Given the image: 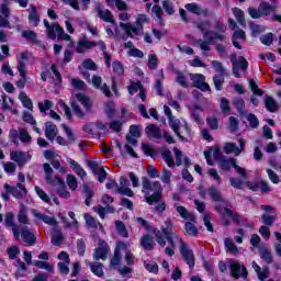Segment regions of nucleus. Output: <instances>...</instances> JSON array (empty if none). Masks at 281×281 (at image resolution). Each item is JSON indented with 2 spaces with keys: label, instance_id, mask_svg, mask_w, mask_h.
Instances as JSON below:
<instances>
[{
  "label": "nucleus",
  "instance_id": "nucleus-14",
  "mask_svg": "<svg viewBox=\"0 0 281 281\" xmlns=\"http://www.w3.org/2000/svg\"><path fill=\"white\" fill-rule=\"evenodd\" d=\"M121 251H126V244L124 241H120L116 245V248L114 250V256L112 257L110 261V267L113 269H116V267H120V263L122 262V252Z\"/></svg>",
  "mask_w": 281,
  "mask_h": 281
},
{
  "label": "nucleus",
  "instance_id": "nucleus-17",
  "mask_svg": "<svg viewBox=\"0 0 281 281\" xmlns=\"http://www.w3.org/2000/svg\"><path fill=\"white\" fill-rule=\"evenodd\" d=\"M109 256V244L106 241L101 240L99 243V247L94 249L93 259L94 260H106Z\"/></svg>",
  "mask_w": 281,
  "mask_h": 281
},
{
  "label": "nucleus",
  "instance_id": "nucleus-30",
  "mask_svg": "<svg viewBox=\"0 0 281 281\" xmlns=\"http://www.w3.org/2000/svg\"><path fill=\"white\" fill-rule=\"evenodd\" d=\"M140 246L145 251H153V249H155V239H153L150 235H144L140 238Z\"/></svg>",
  "mask_w": 281,
  "mask_h": 281
},
{
  "label": "nucleus",
  "instance_id": "nucleus-10",
  "mask_svg": "<svg viewBox=\"0 0 281 281\" xmlns=\"http://www.w3.org/2000/svg\"><path fill=\"white\" fill-rule=\"evenodd\" d=\"M124 260L127 265L117 268L120 276H128L130 273H133V266L135 265V256L133 252L126 251Z\"/></svg>",
  "mask_w": 281,
  "mask_h": 281
},
{
  "label": "nucleus",
  "instance_id": "nucleus-11",
  "mask_svg": "<svg viewBox=\"0 0 281 281\" xmlns=\"http://www.w3.org/2000/svg\"><path fill=\"white\" fill-rule=\"evenodd\" d=\"M4 189L15 199H23V196H27V189L22 183H18L15 187H11L5 183Z\"/></svg>",
  "mask_w": 281,
  "mask_h": 281
},
{
  "label": "nucleus",
  "instance_id": "nucleus-44",
  "mask_svg": "<svg viewBox=\"0 0 281 281\" xmlns=\"http://www.w3.org/2000/svg\"><path fill=\"white\" fill-rule=\"evenodd\" d=\"M266 109L270 111V113H276L278 111V101L271 97H267L265 100Z\"/></svg>",
  "mask_w": 281,
  "mask_h": 281
},
{
  "label": "nucleus",
  "instance_id": "nucleus-9",
  "mask_svg": "<svg viewBox=\"0 0 281 281\" xmlns=\"http://www.w3.org/2000/svg\"><path fill=\"white\" fill-rule=\"evenodd\" d=\"M180 254L183 260L189 265V269H194V252L190 250L188 244L183 243V239H179Z\"/></svg>",
  "mask_w": 281,
  "mask_h": 281
},
{
  "label": "nucleus",
  "instance_id": "nucleus-59",
  "mask_svg": "<svg viewBox=\"0 0 281 281\" xmlns=\"http://www.w3.org/2000/svg\"><path fill=\"white\" fill-rule=\"evenodd\" d=\"M33 265L38 269H45V271H50V272L54 271V266L45 261L36 260V261H33Z\"/></svg>",
  "mask_w": 281,
  "mask_h": 281
},
{
  "label": "nucleus",
  "instance_id": "nucleus-8",
  "mask_svg": "<svg viewBox=\"0 0 281 281\" xmlns=\"http://www.w3.org/2000/svg\"><path fill=\"white\" fill-rule=\"evenodd\" d=\"M94 10L97 12V16L100 18L101 21H104L105 23H111L112 25H117V22H115V19L113 18V13L109 9H104V7H102V3L97 2L94 5Z\"/></svg>",
  "mask_w": 281,
  "mask_h": 281
},
{
  "label": "nucleus",
  "instance_id": "nucleus-5",
  "mask_svg": "<svg viewBox=\"0 0 281 281\" xmlns=\"http://www.w3.org/2000/svg\"><path fill=\"white\" fill-rule=\"evenodd\" d=\"M231 63L235 78H240V71H247L249 69V61L243 56L237 57L236 53L231 55Z\"/></svg>",
  "mask_w": 281,
  "mask_h": 281
},
{
  "label": "nucleus",
  "instance_id": "nucleus-38",
  "mask_svg": "<svg viewBox=\"0 0 281 281\" xmlns=\"http://www.w3.org/2000/svg\"><path fill=\"white\" fill-rule=\"evenodd\" d=\"M63 233L56 228L53 229L52 232V245H55V247H60L63 245L64 240Z\"/></svg>",
  "mask_w": 281,
  "mask_h": 281
},
{
  "label": "nucleus",
  "instance_id": "nucleus-48",
  "mask_svg": "<svg viewBox=\"0 0 281 281\" xmlns=\"http://www.w3.org/2000/svg\"><path fill=\"white\" fill-rule=\"evenodd\" d=\"M184 229L187 236H198L199 234V228H196V226H194V224H192L191 222H187L184 224Z\"/></svg>",
  "mask_w": 281,
  "mask_h": 281
},
{
  "label": "nucleus",
  "instance_id": "nucleus-12",
  "mask_svg": "<svg viewBox=\"0 0 281 281\" xmlns=\"http://www.w3.org/2000/svg\"><path fill=\"white\" fill-rule=\"evenodd\" d=\"M20 236L22 240L29 246L32 247L36 245V236L32 231H30V227L27 226H20L19 227Z\"/></svg>",
  "mask_w": 281,
  "mask_h": 281
},
{
  "label": "nucleus",
  "instance_id": "nucleus-24",
  "mask_svg": "<svg viewBox=\"0 0 281 281\" xmlns=\"http://www.w3.org/2000/svg\"><path fill=\"white\" fill-rule=\"evenodd\" d=\"M45 126L46 139H48L49 142H54V139H56V135H58V127L56 126V124L49 121L45 123Z\"/></svg>",
  "mask_w": 281,
  "mask_h": 281
},
{
  "label": "nucleus",
  "instance_id": "nucleus-2",
  "mask_svg": "<svg viewBox=\"0 0 281 281\" xmlns=\"http://www.w3.org/2000/svg\"><path fill=\"white\" fill-rule=\"evenodd\" d=\"M173 224L172 220H166L164 225L161 226V231L154 228L153 234L156 236V243L160 245V247H166V240L169 243L170 248L165 249L166 256H175V239L179 243V236L175 234L172 231ZM165 236V238H164Z\"/></svg>",
  "mask_w": 281,
  "mask_h": 281
},
{
  "label": "nucleus",
  "instance_id": "nucleus-23",
  "mask_svg": "<svg viewBox=\"0 0 281 281\" xmlns=\"http://www.w3.org/2000/svg\"><path fill=\"white\" fill-rule=\"evenodd\" d=\"M92 85L93 87H95V89H100V91H102V93H104L106 98H110L111 90L109 89V86H106V83L102 85V77L94 75L92 77Z\"/></svg>",
  "mask_w": 281,
  "mask_h": 281
},
{
  "label": "nucleus",
  "instance_id": "nucleus-55",
  "mask_svg": "<svg viewBox=\"0 0 281 281\" xmlns=\"http://www.w3.org/2000/svg\"><path fill=\"white\" fill-rule=\"evenodd\" d=\"M115 227L117 233L123 236V238H128V232L126 231V225H124V222L122 221H116L115 222Z\"/></svg>",
  "mask_w": 281,
  "mask_h": 281
},
{
  "label": "nucleus",
  "instance_id": "nucleus-31",
  "mask_svg": "<svg viewBox=\"0 0 281 281\" xmlns=\"http://www.w3.org/2000/svg\"><path fill=\"white\" fill-rule=\"evenodd\" d=\"M259 256L263 262L267 265H271L273 262V256L271 255V251L266 246L259 247Z\"/></svg>",
  "mask_w": 281,
  "mask_h": 281
},
{
  "label": "nucleus",
  "instance_id": "nucleus-53",
  "mask_svg": "<svg viewBox=\"0 0 281 281\" xmlns=\"http://www.w3.org/2000/svg\"><path fill=\"white\" fill-rule=\"evenodd\" d=\"M213 82L216 91H221L223 89V83L225 82V75H215L213 77Z\"/></svg>",
  "mask_w": 281,
  "mask_h": 281
},
{
  "label": "nucleus",
  "instance_id": "nucleus-28",
  "mask_svg": "<svg viewBox=\"0 0 281 281\" xmlns=\"http://www.w3.org/2000/svg\"><path fill=\"white\" fill-rule=\"evenodd\" d=\"M55 179L59 186L57 188L58 196H60L61 199H69L71 196V193L67 190V186H65V180H63L58 176H56Z\"/></svg>",
  "mask_w": 281,
  "mask_h": 281
},
{
  "label": "nucleus",
  "instance_id": "nucleus-57",
  "mask_svg": "<svg viewBox=\"0 0 281 281\" xmlns=\"http://www.w3.org/2000/svg\"><path fill=\"white\" fill-rule=\"evenodd\" d=\"M71 86L74 87V89H77L78 91H85V89H87V85L85 83V81H82L79 78H72Z\"/></svg>",
  "mask_w": 281,
  "mask_h": 281
},
{
  "label": "nucleus",
  "instance_id": "nucleus-58",
  "mask_svg": "<svg viewBox=\"0 0 281 281\" xmlns=\"http://www.w3.org/2000/svg\"><path fill=\"white\" fill-rule=\"evenodd\" d=\"M224 245L227 249V251H229V254H238V247H236V244H234V241L229 238H226L224 240Z\"/></svg>",
  "mask_w": 281,
  "mask_h": 281
},
{
  "label": "nucleus",
  "instance_id": "nucleus-27",
  "mask_svg": "<svg viewBox=\"0 0 281 281\" xmlns=\"http://www.w3.org/2000/svg\"><path fill=\"white\" fill-rule=\"evenodd\" d=\"M145 133L149 139H161V128L155 124H150L145 128Z\"/></svg>",
  "mask_w": 281,
  "mask_h": 281
},
{
  "label": "nucleus",
  "instance_id": "nucleus-13",
  "mask_svg": "<svg viewBox=\"0 0 281 281\" xmlns=\"http://www.w3.org/2000/svg\"><path fill=\"white\" fill-rule=\"evenodd\" d=\"M190 80L192 81V86L195 89H200V91H210V85L205 82V77L201 74H190Z\"/></svg>",
  "mask_w": 281,
  "mask_h": 281
},
{
  "label": "nucleus",
  "instance_id": "nucleus-42",
  "mask_svg": "<svg viewBox=\"0 0 281 281\" xmlns=\"http://www.w3.org/2000/svg\"><path fill=\"white\" fill-rule=\"evenodd\" d=\"M43 168L45 172L46 182L49 183L50 186H54V178H52V176L54 175V169L47 162L43 165Z\"/></svg>",
  "mask_w": 281,
  "mask_h": 281
},
{
  "label": "nucleus",
  "instance_id": "nucleus-46",
  "mask_svg": "<svg viewBox=\"0 0 281 281\" xmlns=\"http://www.w3.org/2000/svg\"><path fill=\"white\" fill-rule=\"evenodd\" d=\"M83 194H86V205H91V199H93V190L87 183L82 184Z\"/></svg>",
  "mask_w": 281,
  "mask_h": 281
},
{
  "label": "nucleus",
  "instance_id": "nucleus-15",
  "mask_svg": "<svg viewBox=\"0 0 281 281\" xmlns=\"http://www.w3.org/2000/svg\"><path fill=\"white\" fill-rule=\"evenodd\" d=\"M231 276H233L235 280H238L239 278H247V268L238 261H233L231 263Z\"/></svg>",
  "mask_w": 281,
  "mask_h": 281
},
{
  "label": "nucleus",
  "instance_id": "nucleus-47",
  "mask_svg": "<svg viewBox=\"0 0 281 281\" xmlns=\"http://www.w3.org/2000/svg\"><path fill=\"white\" fill-rule=\"evenodd\" d=\"M18 221L22 225H30V218H27V209L22 207L18 213Z\"/></svg>",
  "mask_w": 281,
  "mask_h": 281
},
{
  "label": "nucleus",
  "instance_id": "nucleus-6",
  "mask_svg": "<svg viewBox=\"0 0 281 281\" xmlns=\"http://www.w3.org/2000/svg\"><path fill=\"white\" fill-rule=\"evenodd\" d=\"M215 211L220 213V215L222 216L223 225H225L226 227L232 224V222H229L226 216H229L233 223H240V215L226 206L216 205Z\"/></svg>",
  "mask_w": 281,
  "mask_h": 281
},
{
  "label": "nucleus",
  "instance_id": "nucleus-4",
  "mask_svg": "<svg viewBox=\"0 0 281 281\" xmlns=\"http://www.w3.org/2000/svg\"><path fill=\"white\" fill-rule=\"evenodd\" d=\"M221 170H224L225 172H229L232 170V167L237 172V175L240 176L241 179H247V169L238 166V160L236 158H222L217 162Z\"/></svg>",
  "mask_w": 281,
  "mask_h": 281
},
{
  "label": "nucleus",
  "instance_id": "nucleus-52",
  "mask_svg": "<svg viewBox=\"0 0 281 281\" xmlns=\"http://www.w3.org/2000/svg\"><path fill=\"white\" fill-rule=\"evenodd\" d=\"M13 104H14V100H12V98L5 94L2 95V109L4 111H12Z\"/></svg>",
  "mask_w": 281,
  "mask_h": 281
},
{
  "label": "nucleus",
  "instance_id": "nucleus-32",
  "mask_svg": "<svg viewBox=\"0 0 281 281\" xmlns=\"http://www.w3.org/2000/svg\"><path fill=\"white\" fill-rule=\"evenodd\" d=\"M277 8L276 4H271L267 1H262L259 4V10L261 11L262 16H269L271 12H276Z\"/></svg>",
  "mask_w": 281,
  "mask_h": 281
},
{
  "label": "nucleus",
  "instance_id": "nucleus-18",
  "mask_svg": "<svg viewBox=\"0 0 281 281\" xmlns=\"http://www.w3.org/2000/svg\"><path fill=\"white\" fill-rule=\"evenodd\" d=\"M4 223L7 227H12L13 236L15 240H19L21 238V233L19 232L21 226L14 224V214L12 212L5 214Z\"/></svg>",
  "mask_w": 281,
  "mask_h": 281
},
{
  "label": "nucleus",
  "instance_id": "nucleus-51",
  "mask_svg": "<svg viewBox=\"0 0 281 281\" xmlns=\"http://www.w3.org/2000/svg\"><path fill=\"white\" fill-rule=\"evenodd\" d=\"M158 65H159V59L157 58V55L155 54L148 55V63H147L148 69L153 71L157 69Z\"/></svg>",
  "mask_w": 281,
  "mask_h": 281
},
{
  "label": "nucleus",
  "instance_id": "nucleus-35",
  "mask_svg": "<svg viewBox=\"0 0 281 281\" xmlns=\"http://www.w3.org/2000/svg\"><path fill=\"white\" fill-rule=\"evenodd\" d=\"M92 273L98 278H104V265L101 262H88Z\"/></svg>",
  "mask_w": 281,
  "mask_h": 281
},
{
  "label": "nucleus",
  "instance_id": "nucleus-34",
  "mask_svg": "<svg viewBox=\"0 0 281 281\" xmlns=\"http://www.w3.org/2000/svg\"><path fill=\"white\" fill-rule=\"evenodd\" d=\"M46 34L52 41H56V38H58V34H63V27H60V24L58 23L52 24V26L46 31Z\"/></svg>",
  "mask_w": 281,
  "mask_h": 281
},
{
  "label": "nucleus",
  "instance_id": "nucleus-22",
  "mask_svg": "<svg viewBox=\"0 0 281 281\" xmlns=\"http://www.w3.org/2000/svg\"><path fill=\"white\" fill-rule=\"evenodd\" d=\"M232 41L236 49H243V46L238 41H241L243 43L247 41V35L245 34V31H243L241 29L235 30V32L232 35Z\"/></svg>",
  "mask_w": 281,
  "mask_h": 281
},
{
  "label": "nucleus",
  "instance_id": "nucleus-33",
  "mask_svg": "<svg viewBox=\"0 0 281 281\" xmlns=\"http://www.w3.org/2000/svg\"><path fill=\"white\" fill-rule=\"evenodd\" d=\"M169 126L173 131V133L179 137V139L183 140V136L181 135L180 128H181V121L177 117L169 119Z\"/></svg>",
  "mask_w": 281,
  "mask_h": 281
},
{
  "label": "nucleus",
  "instance_id": "nucleus-62",
  "mask_svg": "<svg viewBox=\"0 0 281 281\" xmlns=\"http://www.w3.org/2000/svg\"><path fill=\"white\" fill-rule=\"evenodd\" d=\"M162 8H164L165 12H167V14H169V15L175 14V5H172V1L164 0Z\"/></svg>",
  "mask_w": 281,
  "mask_h": 281
},
{
  "label": "nucleus",
  "instance_id": "nucleus-26",
  "mask_svg": "<svg viewBox=\"0 0 281 281\" xmlns=\"http://www.w3.org/2000/svg\"><path fill=\"white\" fill-rule=\"evenodd\" d=\"M93 47H98L95 42L81 40L77 44L76 52L77 54H85L87 49H93Z\"/></svg>",
  "mask_w": 281,
  "mask_h": 281
},
{
  "label": "nucleus",
  "instance_id": "nucleus-7",
  "mask_svg": "<svg viewBox=\"0 0 281 281\" xmlns=\"http://www.w3.org/2000/svg\"><path fill=\"white\" fill-rule=\"evenodd\" d=\"M10 159L14 161L19 168H23L27 161L32 160V154L22 150H12L10 151Z\"/></svg>",
  "mask_w": 281,
  "mask_h": 281
},
{
  "label": "nucleus",
  "instance_id": "nucleus-49",
  "mask_svg": "<svg viewBox=\"0 0 281 281\" xmlns=\"http://www.w3.org/2000/svg\"><path fill=\"white\" fill-rule=\"evenodd\" d=\"M246 120L247 122H249V126L251 128H258V126H260V121L258 120V116H256V114L254 113L246 114Z\"/></svg>",
  "mask_w": 281,
  "mask_h": 281
},
{
  "label": "nucleus",
  "instance_id": "nucleus-61",
  "mask_svg": "<svg viewBox=\"0 0 281 281\" xmlns=\"http://www.w3.org/2000/svg\"><path fill=\"white\" fill-rule=\"evenodd\" d=\"M172 178V172L166 168L162 169V176L160 177V181L170 186V179Z\"/></svg>",
  "mask_w": 281,
  "mask_h": 281
},
{
  "label": "nucleus",
  "instance_id": "nucleus-60",
  "mask_svg": "<svg viewBox=\"0 0 281 281\" xmlns=\"http://www.w3.org/2000/svg\"><path fill=\"white\" fill-rule=\"evenodd\" d=\"M22 120L26 122V124H31V126H36V119H34V115L27 111L23 112Z\"/></svg>",
  "mask_w": 281,
  "mask_h": 281
},
{
  "label": "nucleus",
  "instance_id": "nucleus-1",
  "mask_svg": "<svg viewBox=\"0 0 281 281\" xmlns=\"http://www.w3.org/2000/svg\"><path fill=\"white\" fill-rule=\"evenodd\" d=\"M210 25L211 23L207 20L202 22H194V27L203 33L204 40H193V45L195 47H200L202 52H210L212 49L211 45H214L216 41H221V43H223V41L226 38L224 34H221L216 31H207L210 30Z\"/></svg>",
  "mask_w": 281,
  "mask_h": 281
},
{
  "label": "nucleus",
  "instance_id": "nucleus-3",
  "mask_svg": "<svg viewBox=\"0 0 281 281\" xmlns=\"http://www.w3.org/2000/svg\"><path fill=\"white\" fill-rule=\"evenodd\" d=\"M142 186V192L145 194V201L148 205H155V203L161 201L164 188L160 181L151 182L150 179L143 177Z\"/></svg>",
  "mask_w": 281,
  "mask_h": 281
},
{
  "label": "nucleus",
  "instance_id": "nucleus-29",
  "mask_svg": "<svg viewBox=\"0 0 281 281\" xmlns=\"http://www.w3.org/2000/svg\"><path fill=\"white\" fill-rule=\"evenodd\" d=\"M120 27H122V30H130L131 33L135 34L136 36H138L139 34H144V25H139L136 22L135 25L131 23L120 22Z\"/></svg>",
  "mask_w": 281,
  "mask_h": 281
},
{
  "label": "nucleus",
  "instance_id": "nucleus-19",
  "mask_svg": "<svg viewBox=\"0 0 281 281\" xmlns=\"http://www.w3.org/2000/svg\"><path fill=\"white\" fill-rule=\"evenodd\" d=\"M58 259L61 261L57 263L60 273H63V276H67L69 273V254L61 251L58 255Z\"/></svg>",
  "mask_w": 281,
  "mask_h": 281
},
{
  "label": "nucleus",
  "instance_id": "nucleus-16",
  "mask_svg": "<svg viewBox=\"0 0 281 281\" xmlns=\"http://www.w3.org/2000/svg\"><path fill=\"white\" fill-rule=\"evenodd\" d=\"M16 69L21 76V79L16 81L15 86L18 89H25V83L27 82V70L25 69V61L19 60Z\"/></svg>",
  "mask_w": 281,
  "mask_h": 281
},
{
  "label": "nucleus",
  "instance_id": "nucleus-63",
  "mask_svg": "<svg viewBox=\"0 0 281 281\" xmlns=\"http://www.w3.org/2000/svg\"><path fill=\"white\" fill-rule=\"evenodd\" d=\"M112 69L114 71V74H116V76L124 75V66L122 65V63H120L117 60L113 61Z\"/></svg>",
  "mask_w": 281,
  "mask_h": 281
},
{
  "label": "nucleus",
  "instance_id": "nucleus-21",
  "mask_svg": "<svg viewBox=\"0 0 281 281\" xmlns=\"http://www.w3.org/2000/svg\"><path fill=\"white\" fill-rule=\"evenodd\" d=\"M31 212L34 218H37V221H43V223H45L46 225H50L52 227L58 225V222H56V218L48 216L46 214H43L38 212L36 209H33Z\"/></svg>",
  "mask_w": 281,
  "mask_h": 281
},
{
  "label": "nucleus",
  "instance_id": "nucleus-37",
  "mask_svg": "<svg viewBox=\"0 0 281 281\" xmlns=\"http://www.w3.org/2000/svg\"><path fill=\"white\" fill-rule=\"evenodd\" d=\"M224 153L225 155H232L234 153L235 157H240V148L234 143H226L224 145Z\"/></svg>",
  "mask_w": 281,
  "mask_h": 281
},
{
  "label": "nucleus",
  "instance_id": "nucleus-20",
  "mask_svg": "<svg viewBox=\"0 0 281 281\" xmlns=\"http://www.w3.org/2000/svg\"><path fill=\"white\" fill-rule=\"evenodd\" d=\"M117 194H122L123 196H134L135 193H133V190L128 188V179L126 177L120 178V184L119 188H116Z\"/></svg>",
  "mask_w": 281,
  "mask_h": 281
},
{
  "label": "nucleus",
  "instance_id": "nucleus-50",
  "mask_svg": "<svg viewBox=\"0 0 281 281\" xmlns=\"http://www.w3.org/2000/svg\"><path fill=\"white\" fill-rule=\"evenodd\" d=\"M66 183L72 192L78 190V180L76 179V176L68 175L66 178Z\"/></svg>",
  "mask_w": 281,
  "mask_h": 281
},
{
  "label": "nucleus",
  "instance_id": "nucleus-56",
  "mask_svg": "<svg viewBox=\"0 0 281 281\" xmlns=\"http://www.w3.org/2000/svg\"><path fill=\"white\" fill-rule=\"evenodd\" d=\"M233 102L239 115H245V100H243V98H234Z\"/></svg>",
  "mask_w": 281,
  "mask_h": 281
},
{
  "label": "nucleus",
  "instance_id": "nucleus-41",
  "mask_svg": "<svg viewBox=\"0 0 281 281\" xmlns=\"http://www.w3.org/2000/svg\"><path fill=\"white\" fill-rule=\"evenodd\" d=\"M19 100L22 102L24 109H29V111H33L34 103H32V99L27 97L25 92H20Z\"/></svg>",
  "mask_w": 281,
  "mask_h": 281
},
{
  "label": "nucleus",
  "instance_id": "nucleus-45",
  "mask_svg": "<svg viewBox=\"0 0 281 281\" xmlns=\"http://www.w3.org/2000/svg\"><path fill=\"white\" fill-rule=\"evenodd\" d=\"M19 139L22 144H30L32 142V136L25 128H19Z\"/></svg>",
  "mask_w": 281,
  "mask_h": 281
},
{
  "label": "nucleus",
  "instance_id": "nucleus-36",
  "mask_svg": "<svg viewBox=\"0 0 281 281\" xmlns=\"http://www.w3.org/2000/svg\"><path fill=\"white\" fill-rule=\"evenodd\" d=\"M29 22L31 23V25H33V27H38V24L41 23V16L38 15V11H36L35 5L31 7Z\"/></svg>",
  "mask_w": 281,
  "mask_h": 281
},
{
  "label": "nucleus",
  "instance_id": "nucleus-64",
  "mask_svg": "<svg viewBox=\"0 0 281 281\" xmlns=\"http://www.w3.org/2000/svg\"><path fill=\"white\" fill-rule=\"evenodd\" d=\"M186 10H188V12H191L192 14H201V7H199V4L196 3H187Z\"/></svg>",
  "mask_w": 281,
  "mask_h": 281
},
{
  "label": "nucleus",
  "instance_id": "nucleus-54",
  "mask_svg": "<svg viewBox=\"0 0 281 281\" xmlns=\"http://www.w3.org/2000/svg\"><path fill=\"white\" fill-rule=\"evenodd\" d=\"M85 221L88 227H92V229H98V226L102 227V224L98 223L95 218H93L90 214H85Z\"/></svg>",
  "mask_w": 281,
  "mask_h": 281
},
{
  "label": "nucleus",
  "instance_id": "nucleus-43",
  "mask_svg": "<svg viewBox=\"0 0 281 281\" xmlns=\"http://www.w3.org/2000/svg\"><path fill=\"white\" fill-rule=\"evenodd\" d=\"M76 98L78 100V102H80L82 104V106H85L86 111H91V106H92V103H91V100L82 94V93H78L76 94Z\"/></svg>",
  "mask_w": 281,
  "mask_h": 281
},
{
  "label": "nucleus",
  "instance_id": "nucleus-25",
  "mask_svg": "<svg viewBox=\"0 0 281 281\" xmlns=\"http://www.w3.org/2000/svg\"><path fill=\"white\" fill-rule=\"evenodd\" d=\"M175 157H176V166H186V168H190V158L188 156H183V151L179 148H173Z\"/></svg>",
  "mask_w": 281,
  "mask_h": 281
},
{
  "label": "nucleus",
  "instance_id": "nucleus-39",
  "mask_svg": "<svg viewBox=\"0 0 281 281\" xmlns=\"http://www.w3.org/2000/svg\"><path fill=\"white\" fill-rule=\"evenodd\" d=\"M233 14L237 21V23H239V25H241V27H247V22L245 21V12L238 8H234L233 9Z\"/></svg>",
  "mask_w": 281,
  "mask_h": 281
},
{
  "label": "nucleus",
  "instance_id": "nucleus-40",
  "mask_svg": "<svg viewBox=\"0 0 281 281\" xmlns=\"http://www.w3.org/2000/svg\"><path fill=\"white\" fill-rule=\"evenodd\" d=\"M176 210L181 218H184L186 221H196V217L192 213L188 212V209L184 206H177Z\"/></svg>",
  "mask_w": 281,
  "mask_h": 281
}]
</instances>
